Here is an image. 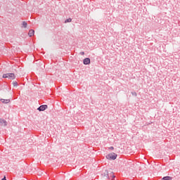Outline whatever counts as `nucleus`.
<instances>
[{"mask_svg":"<svg viewBox=\"0 0 180 180\" xmlns=\"http://www.w3.org/2000/svg\"><path fill=\"white\" fill-rule=\"evenodd\" d=\"M3 78H8V79H15L16 76L13 73H6L3 75Z\"/></svg>","mask_w":180,"mask_h":180,"instance_id":"f257e3e1","label":"nucleus"},{"mask_svg":"<svg viewBox=\"0 0 180 180\" xmlns=\"http://www.w3.org/2000/svg\"><path fill=\"white\" fill-rule=\"evenodd\" d=\"M117 157V155H116V153H110L108 154V155H107L108 160H116Z\"/></svg>","mask_w":180,"mask_h":180,"instance_id":"f03ea898","label":"nucleus"},{"mask_svg":"<svg viewBox=\"0 0 180 180\" xmlns=\"http://www.w3.org/2000/svg\"><path fill=\"white\" fill-rule=\"evenodd\" d=\"M46 109H47V105H41L38 108V110H39V112H43L44 110H46Z\"/></svg>","mask_w":180,"mask_h":180,"instance_id":"7ed1b4c3","label":"nucleus"},{"mask_svg":"<svg viewBox=\"0 0 180 180\" xmlns=\"http://www.w3.org/2000/svg\"><path fill=\"white\" fill-rule=\"evenodd\" d=\"M91 63V59H89V58H86L84 60V64L85 65H88V64H90Z\"/></svg>","mask_w":180,"mask_h":180,"instance_id":"20e7f679","label":"nucleus"},{"mask_svg":"<svg viewBox=\"0 0 180 180\" xmlns=\"http://www.w3.org/2000/svg\"><path fill=\"white\" fill-rule=\"evenodd\" d=\"M0 101L2 103H9V102H11V100L9 99L1 98Z\"/></svg>","mask_w":180,"mask_h":180,"instance_id":"39448f33","label":"nucleus"},{"mask_svg":"<svg viewBox=\"0 0 180 180\" xmlns=\"http://www.w3.org/2000/svg\"><path fill=\"white\" fill-rule=\"evenodd\" d=\"M34 34V30H30L28 32V36H30V37H32V36H33Z\"/></svg>","mask_w":180,"mask_h":180,"instance_id":"423d86ee","label":"nucleus"},{"mask_svg":"<svg viewBox=\"0 0 180 180\" xmlns=\"http://www.w3.org/2000/svg\"><path fill=\"white\" fill-rule=\"evenodd\" d=\"M0 126H6V121L0 120Z\"/></svg>","mask_w":180,"mask_h":180,"instance_id":"0eeeda50","label":"nucleus"},{"mask_svg":"<svg viewBox=\"0 0 180 180\" xmlns=\"http://www.w3.org/2000/svg\"><path fill=\"white\" fill-rule=\"evenodd\" d=\"M164 180H172V177L169 176H167L163 177Z\"/></svg>","mask_w":180,"mask_h":180,"instance_id":"6e6552de","label":"nucleus"},{"mask_svg":"<svg viewBox=\"0 0 180 180\" xmlns=\"http://www.w3.org/2000/svg\"><path fill=\"white\" fill-rule=\"evenodd\" d=\"M72 19L71 18H68L65 21V23H70V22H72Z\"/></svg>","mask_w":180,"mask_h":180,"instance_id":"1a4fd4ad","label":"nucleus"},{"mask_svg":"<svg viewBox=\"0 0 180 180\" xmlns=\"http://www.w3.org/2000/svg\"><path fill=\"white\" fill-rule=\"evenodd\" d=\"M22 26H24V27H26L27 26V22H22Z\"/></svg>","mask_w":180,"mask_h":180,"instance_id":"9d476101","label":"nucleus"},{"mask_svg":"<svg viewBox=\"0 0 180 180\" xmlns=\"http://www.w3.org/2000/svg\"><path fill=\"white\" fill-rule=\"evenodd\" d=\"M13 86H18V82H13Z\"/></svg>","mask_w":180,"mask_h":180,"instance_id":"9b49d317","label":"nucleus"},{"mask_svg":"<svg viewBox=\"0 0 180 180\" xmlns=\"http://www.w3.org/2000/svg\"><path fill=\"white\" fill-rule=\"evenodd\" d=\"M109 150H115V148H113V146H110V147L109 148Z\"/></svg>","mask_w":180,"mask_h":180,"instance_id":"f8f14e48","label":"nucleus"},{"mask_svg":"<svg viewBox=\"0 0 180 180\" xmlns=\"http://www.w3.org/2000/svg\"><path fill=\"white\" fill-rule=\"evenodd\" d=\"M1 180H6V176H4V177Z\"/></svg>","mask_w":180,"mask_h":180,"instance_id":"ddd939ff","label":"nucleus"},{"mask_svg":"<svg viewBox=\"0 0 180 180\" xmlns=\"http://www.w3.org/2000/svg\"><path fill=\"white\" fill-rule=\"evenodd\" d=\"M112 178H115V175L113 174H111Z\"/></svg>","mask_w":180,"mask_h":180,"instance_id":"4468645a","label":"nucleus"}]
</instances>
